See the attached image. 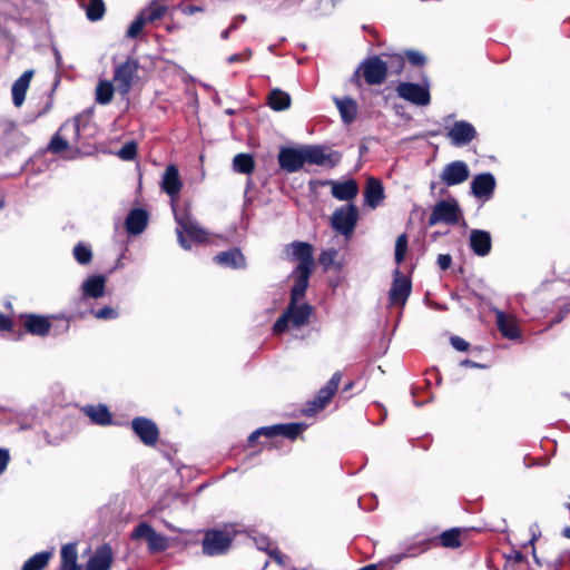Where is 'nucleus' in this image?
Wrapping results in <instances>:
<instances>
[{
  "label": "nucleus",
  "instance_id": "f257e3e1",
  "mask_svg": "<svg viewBox=\"0 0 570 570\" xmlns=\"http://www.w3.org/2000/svg\"><path fill=\"white\" fill-rule=\"evenodd\" d=\"M292 255L298 261L293 272L294 285L291 289V299L287 308L273 326L275 334H282L289 328H301L308 323L313 307L303 301L308 286L313 267V247L304 242L291 244Z\"/></svg>",
  "mask_w": 570,
  "mask_h": 570
},
{
  "label": "nucleus",
  "instance_id": "f03ea898",
  "mask_svg": "<svg viewBox=\"0 0 570 570\" xmlns=\"http://www.w3.org/2000/svg\"><path fill=\"white\" fill-rule=\"evenodd\" d=\"M175 219L177 223V237L179 245L186 249H190L189 243L186 240L184 234L188 235L190 239L196 243H204L207 240V232L203 229L197 222H195L188 214H178L174 209Z\"/></svg>",
  "mask_w": 570,
  "mask_h": 570
},
{
  "label": "nucleus",
  "instance_id": "7ed1b4c3",
  "mask_svg": "<svg viewBox=\"0 0 570 570\" xmlns=\"http://www.w3.org/2000/svg\"><path fill=\"white\" fill-rule=\"evenodd\" d=\"M461 209L458 202L454 198H449L438 202L429 217V225L434 226L440 223L446 225H454L461 218Z\"/></svg>",
  "mask_w": 570,
  "mask_h": 570
},
{
  "label": "nucleus",
  "instance_id": "20e7f679",
  "mask_svg": "<svg viewBox=\"0 0 570 570\" xmlns=\"http://www.w3.org/2000/svg\"><path fill=\"white\" fill-rule=\"evenodd\" d=\"M233 534L228 530H209L203 539V552L217 556L226 552L232 543Z\"/></svg>",
  "mask_w": 570,
  "mask_h": 570
},
{
  "label": "nucleus",
  "instance_id": "39448f33",
  "mask_svg": "<svg viewBox=\"0 0 570 570\" xmlns=\"http://www.w3.org/2000/svg\"><path fill=\"white\" fill-rule=\"evenodd\" d=\"M131 538L135 540L144 539L148 549L153 553L163 552L169 547L167 537L156 532L149 524L141 522L132 531Z\"/></svg>",
  "mask_w": 570,
  "mask_h": 570
},
{
  "label": "nucleus",
  "instance_id": "423d86ee",
  "mask_svg": "<svg viewBox=\"0 0 570 570\" xmlns=\"http://www.w3.org/2000/svg\"><path fill=\"white\" fill-rule=\"evenodd\" d=\"M356 222L357 209L353 205H346L336 209L331 218L332 227L345 237L352 235Z\"/></svg>",
  "mask_w": 570,
  "mask_h": 570
},
{
  "label": "nucleus",
  "instance_id": "0eeeda50",
  "mask_svg": "<svg viewBox=\"0 0 570 570\" xmlns=\"http://www.w3.org/2000/svg\"><path fill=\"white\" fill-rule=\"evenodd\" d=\"M137 71L138 62L135 59H127L115 68L114 81L119 94L127 95L129 92Z\"/></svg>",
  "mask_w": 570,
  "mask_h": 570
},
{
  "label": "nucleus",
  "instance_id": "6e6552de",
  "mask_svg": "<svg viewBox=\"0 0 570 570\" xmlns=\"http://www.w3.org/2000/svg\"><path fill=\"white\" fill-rule=\"evenodd\" d=\"M397 95L417 106H426L430 104L429 88L413 82H401L396 88Z\"/></svg>",
  "mask_w": 570,
  "mask_h": 570
},
{
  "label": "nucleus",
  "instance_id": "1a4fd4ad",
  "mask_svg": "<svg viewBox=\"0 0 570 570\" xmlns=\"http://www.w3.org/2000/svg\"><path fill=\"white\" fill-rule=\"evenodd\" d=\"M360 70L368 85H380L384 82L387 76L386 66L381 57H372L365 60Z\"/></svg>",
  "mask_w": 570,
  "mask_h": 570
},
{
  "label": "nucleus",
  "instance_id": "9d476101",
  "mask_svg": "<svg viewBox=\"0 0 570 570\" xmlns=\"http://www.w3.org/2000/svg\"><path fill=\"white\" fill-rule=\"evenodd\" d=\"M470 175L468 165L462 160H455L448 164L442 173L441 180L446 186H454L464 183Z\"/></svg>",
  "mask_w": 570,
  "mask_h": 570
},
{
  "label": "nucleus",
  "instance_id": "9b49d317",
  "mask_svg": "<svg viewBox=\"0 0 570 570\" xmlns=\"http://www.w3.org/2000/svg\"><path fill=\"white\" fill-rule=\"evenodd\" d=\"M411 293L410 279L399 269L394 273V281L389 293V299L393 305H404Z\"/></svg>",
  "mask_w": 570,
  "mask_h": 570
},
{
  "label": "nucleus",
  "instance_id": "f8f14e48",
  "mask_svg": "<svg viewBox=\"0 0 570 570\" xmlns=\"http://www.w3.org/2000/svg\"><path fill=\"white\" fill-rule=\"evenodd\" d=\"M134 432L146 445H154L158 440L156 424L146 417H137L131 423Z\"/></svg>",
  "mask_w": 570,
  "mask_h": 570
},
{
  "label": "nucleus",
  "instance_id": "ddd939ff",
  "mask_svg": "<svg viewBox=\"0 0 570 570\" xmlns=\"http://www.w3.org/2000/svg\"><path fill=\"white\" fill-rule=\"evenodd\" d=\"M495 185L497 181L492 174H479L471 181V191L476 198L489 199L493 195Z\"/></svg>",
  "mask_w": 570,
  "mask_h": 570
},
{
  "label": "nucleus",
  "instance_id": "4468645a",
  "mask_svg": "<svg viewBox=\"0 0 570 570\" xmlns=\"http://www.w3.org/2000/svg\"><path fill=\"white\" fill-rule=\"evenodd\" d=\"M303 156V148H283L278 155V161L284 170L288 173H295L299 170L305 164V158Z\"/></svg>",
  "mask_w": 570,
  "mask_h": 570
},
{
  "label": "nucleus",
  "instance_id": "2eb2a0df",
  "mask_svg": "<svg viewBox=\"0 0 570 570\" xmlns=\"http://www.w3.org/2000/svg\"><path fill=\"white\" fill-rule=\"evenodd\" d=\"M494 313L501 334L509 340H518L520 337V328L517 317L512 314H505L500 309H495Z\"/></svg>",
  "mask_w": 570,
  "mask_h": 570
},
{
  "label": "nucleus",
  "instance_id": "dca6fc26",
  "mask_svg": "<svg viewBox=\"0 0 570 570\" xmlns=\"http://www.w3.org/2000/svg\"><path fill=\"white\" fill-rule=\"evenodd\" d=\"M452 144L455 146H464L475 137L474 127L466 121H455L448 134Z\"/></svg>",
  "mask_w": 570,
  "mask_h": 570
},
{
  "label": "nucleus",
  "instance_id": "f3484780",
  "mask_svg": "<svg viewBox=\"0 0 570 570\" xmlns=\"http://www.w3.org/2000/svg\"><path fill=\"white\" fill-rule=\"evenodd\" d=\"M114 554L110 546L105 544L98 548L89 558L85 570H110Z\"/></svg>",
  "mask_w": 570,
  "mask_h": 570
},
{
  "label": "nucleus",
  "instance_id": "a211bd4d",
  "mask_svg": "<svg viewBox=\"0 0 570 570\" xmlns=\"http://www.w3.org/2000/svg\"><path fill=\"white\" fill-rule=\"evenodd\" d=\"M342 375L340 372L333 374L327 385L320 390L317 395L312 402L314 410H322L331 401L333 395L336 393Z\"/></svg>",
  "mask_w": 570,
  "mask_h": 570
},
{
  "label": "nucleus",
  "instance_id": "6ab92c4d",
  "mask_svg": "<svg viewBox=\"0 0 570 570\" xmlns=\"http://www.w3.org/2000/svg\"><path fill=\"white\" fill-rule=\"evenodd\" d=\"M304 149L305 163L314 165H334L337 160L336 154H326L325 149L318 146H306Z\"/></svg>",
  "mask_w": 570,
  "mask_h": 570
},
{
  "label": "nucleus",
  "instance_id": "aec40b11",
  "mask_svg": "<svg viewBox=\"0 0 570 570\" xmlns=\"http://www.w3.org/2000/svg\"><path fill=\"white\" fill-rule=\"evenodd\" d=\"M33 77V70H26L12 85V101L16 107H21L26 99L27 90Z\"/></svg>",
  "mask_w": 570,
  "mask_h": 570
},
{
  "label": "nucleus",
  "instance_id": "412c9836",
  "mask_svg": "<svg viewBox=\"0 0 570 570\" xmlns=\"http://www.w3.org/2000/svg\"><path fill=\"white\" fill-rule=\"evenodd\" d=\"M23 326L27 332L33 335L46 336L50 331L51 324L46 316L28 314L23 316Z\"/></svg>",
  "mask_w": 570,
  "mask_h": 570
},
{
  "label": "nucleus",
  "instance_id": "4be33fe9",
  "mask_svg": "<svg viewBox=\"0 0 570 570\" xmlns=\"http://www.w3.org/2000/svg\"><path fill=\"white\" fill-rule=\"evenodd\" d=\"M161 188L171 197H176L181 189V181L179 179V173L175 165H169L161 180Z\"/></svg>",
  "mask_w": 570,
  "mask_h": 570
},
{
  "label": "nucleus",
  "instance_id": "5701e85b",
  "mask_svg": "<svg viewBox=\"0 0 570 570\" xmlns=\"http://www.w3.org/2000/svg\"><path fill=\"white\" fill-rule=\"evenodd\" d=\"M472 250L479 256H485L491 250V236L488 232L474 229L470 235Z\"/></svg>",
  "mask_w": 570,
  "mask_h": 570
},
{
  "label": "nucleus",
  "instance_id": "b1692460",
  "mask_svg": "<svg viewBox=\"0 0 570 570\" xmlns=\"http://www.w3.org/2000/svg\"><path fill=\"white\" fill-rule=\"evenodd\" d=\"M85 297L100 298L105 295L106 277L102 275H94L88 277L82 286Z\"/></svg>",
  "mask_w": 570,
  "mask_h": 570
},
{
  "label": "nucleus",
  "instance_id": "393cba45",
  "mask_svg": "<svg viewBox=\"0 0 570 570\" xmlns=\"http://www.w3.org/2000/svg\"><path fill=\"white\" fill-rule=\"evenodd\" d=\"M214 261L218 265L230 268H244L246 265L244 255L236 248L217 254Z\"/></svg>",
  "mask_w": 570,
  "mask_h": 570
},
{
  "label": "nucleus",
  "instance_id": "a878e982",
  "mask_svg": "<svg viewBox=\"0 0 570 570\" xmlns=\"http://www.w3.org/2000/svg\"><path fill=\"white\" fill-rule=\"evenodd\" d=\"M147 222L148 215L144 209H132L126 219L128 233L134 235L140 234L145 229Z\"/></svg>",
  "mask_w": 570,
  "mask_h": 570
},
{
  "label": "nucleus",
  "instance_id": "bb28decb",
  "mask_svg": "<svg viewBox=\"0 0 570 570\" xmlns=\"http://www.w3.org/2000/svg\"><path fill=\"white\" fill-rule=\"evenodd\" d=\"M358 187L355 180L332 184V195L340 200H350L356 196Z\"/></svg>",
  "mask_w": 570,
  "mask_h": 570
},
{
  "label": "nucleus",
  "instance_id": "cd10ccee",
  "mask_svg": "<svg viewBox=\"0 0 570 570\" xmlns=\"http://www.w3.org/2000/svg\"><path fill=\"white\" fill-rule=\"evenodd\" d=\"M365 200L367 205L375 208L384 197L383 186L375 178H368L365 187Z\"/></svg>",
  "mask_w": 570,
  "mask_h": 570
},
{
  "label": "nucleus",
  "instance_id": "c85d7f7f",
  "mask_svg": "<svg viewBox=\"0 0 570 570\" xmlns=\"http://www.w3.org/2000/svg\"><path fill=\"white\" fill-rule=\"evenodd\" d=\"M335 105L345 124H351L355 119L357 105L352 98H335Z\"/></svg>",
  "mask_w": 570,
  "mask_h": 570
},
{
  "label": "nucleus",
  "instance_id": "c756f323",
  "mask_svg": "<svg viewBox=\"0 0 570 570\" xmlns=\"http://www.w3.org/2000/svg\"><path fill=\"white\" fill-rule=\"evenodd\" d=\"M83 411L97 424L108 425L111 422V415L105 405H89Z\"/></svg>",
  "mask_w": 570,
  "mask_h": 570
},
{
  "label": "nucleus",
  "instance_id": "7c9ffc66",
  "mask_svg": "<svg viewBox=\"0 0 570 570\" xmlns=\"http://www.w3.org/2000/svg\"><path fill=\"white\" fill-rule=\"evenodd\" d=\"M77 548L73 543H68L61 549V569L60 570H78Z\"/></svg>",
  "mask_w": 570,
  "mask_h": 570
},
{
  "label": "nucleus",
  "instance_id": "2f4dec72",
  "mask_svg": "<svg viewBox=\"0 0 570 570\" xmlns=\"http://www.w3.org/2000/svg\"><path fill=\"white\" fill-rule=\"evenodd\" d=\"M318 261H320V264L325 269H328L331 267H335V268L340 269L345 264V262L338 257V252L334 248L323 250L320 255Z\"/></svg>",
  "mask_w": 570,
  "mask_h": 570
},
{
  "label": "nucleus",
  "instance_id": "473e14b6",
  "mask_svg": "<svg viewBox=\"0 0 570 570\" xmlns=\"http://www.w3.org/2000/svg\"><path fill=\"white\" fill-rule=\"evenodd\" d=\"M268 104L271 108L274 110H285L291 105V97L288 94L279 89H274L273 91H271L268 96Z\"/></svg>",
  "mask_w": 570,
  "mask_h": 570
},
{
  "label": "nucleus",
  "instance_id": "72a5a7b5",
  "mask_svg": "<svg viewBox=\"0 0 570 570\" xmlns=\"http://www.w3.org/2000/svg\"><path fill=\"white\" fill-rule=\"evenodd\" d=\"M51 557L52 551L36 553L24 562L22 570H42L48 564Z\"/></svg>",
  "mask_w": 570,
  "mask_h": 570
},
{
  "label": "nucleus",
  "instance_id": "f704fd0d",
  "mask_svg": "<svg viewBox=\"0 0 570 570\" xmlns=\"http://www.w3.org/2000/svg\"><path fill=\"white\" fill-rule=\"evenodd\" d=\"M115 88L111 81L101 80L96 88V100L100 105H107L114 97Z\"/></svg>",
  "mask_w": 570,
  "mask_h": 570
},
{
  "label": "nucleus",
  "instance_id": "c9c22d12",
  "mask_svg": "<svg viewBox=\"0 0 570 570\" xmlns=\"http://www.w3.org/2000/svg\"><path fill=\"white\" fill-rule=\"evenodd\" d=\"M166 11L167 7L161 2V0H154L149 7L142 10L140 13L147 22H153L160 19L166 13Z\"/></svg>",
  "mask_w": 570,
  "mask_h": 570
},
{
  "label": "nucleus",
  "instance_id": "e433bc0d",
  "mask_svg": "<svg viewBox=\"0 0 570 570\" xmlns=\"http://www.w3.org/2000/svg\"><path fill=\"white\" fill-rule=\"evenodd\" d=\"M384 65L386 66V75H399L404 67V58L400 53L383 55Z\"/></svg>",
  "mask_w": 570,
  "mask_h": 570
},
{
  "label": "nucleus",
  "instance_id": "4c0bfd02",
  "mask_svg": "<svg viewBox=\"0 0 570 570\" xmlns=\"http://www.w3.org/2000/svg\"><path fill=\"white\" fill-rule=\"evenodd\" d=\"M263 570H291V568L286 564L284 557L276 550L272 549L269 558L265 561Z\"/></svg>",
  "mask_w": 570,
  "mask_h": 570
},
{
  "label": "nucleus",
  "instance_id": "58836bf2",
  "mask_svg": "<svg viewBox=\"0 0 570 570\" xmlns=\"http://www.w3.org/2000/svg\"><path fill=\"white\" fill-rule=\"evenodd\" d=\"M233 166L236 171L248 174L254 167V160L247 154H238L234 157Z\"/></svg>",
  "mask_w": 570,
  "mask_h": 570
},
{
  "label": "nucleus",
  "instance_id": "ea45409f",
  "mask_svg": "<svg viewBox=\"0 0 570 570\" xmlns=\"http://www.w3.org/2000/svg\"><path fill=\"white\" fill-rule=\"evenodd\" d=\"M87 18L91 21L100 20L105 14V3L102 0H90L86 9Z\"/></svg>",
  "mask_w": 570,
  "mask_h": 570
},
{
  "label": "nucleus",
  "instance_id": "a19ab883",
  "mask_svg": "<svg viewBox=\"0 0 570 570\" xmlns=\"http://www.w3.org/2000/svg\"><path fill=\"white\" fill-rule=\"evenodd\" d=\"M73 257L79 264L86 265L90 263L92 258L91 248L82 243H79L73 247Z\"/></svg>",
  "mask_w": 570,
  "mask_h": 570
},
{
  "label": "nucleus",
  "instance_id": "79ce46f5",
  "mask_svg": "<svg viewBox=\"0 0 570 570\" xmlns=\"http://www.w3.org/2000/svg\"><path fill=\"white\" fill-rule=\"evenodd\" d=\"M441 544L446 548H458L460 547V532L456 529L448 530L443 532L440 537Z\"/></svg>",
  "mask_w": 570,
  "mask_h": 570
},
{
  "label": "nucleus",
  "instance_id": "37998d69",
  "mask_svg": "<svg viewBox=\"0 0 570 570\" xmlns=\"http://www.w3.org/2000/svg\"><path fill=\"white\" fill-rule=\"evenodd\" d=\"M279 431L281 424L261 428L249 435L248 441L249 443H254L261 435H264L266 438H273L275 435H279Z\"/></svg>",
  "mask_w": 570,
  "mask_h": 570
},
{
  "label": "nucleus",
  "instance_id": "c03bdc74",
  "mask_svg": "<svg viewBox=\"0 0 570 570\" xmlns=\"http://www.w3.org/2000/svg\"><path fill=\"white\" fill-rule=\"evenodd\" d=\"M407 250V237L402 234L396 238L395 243V261L401 264Z\"/></svg>",
  "mask_w": 570,
  "mask_h": 570
},
{
  "label": "nucleus",
  "instance_id": "a18cd8bd",
  "mask_svg": "<svg viewBox=\"0 0 570 570\" xmlns=\"http://www.w3.org/2000/svg\"><path fill=\"white\" fill-rule=\"evenodd\" d=\"M137 154V145L134 141L125 144L118 151L119 158L122 160H132Z\"/></svg>",
  "mask_w": 570,
  "mask_h": 570
},
{
  "label": "nucleus",
  "instance_id": "49530a36",
  "mask_svg": "<svg viewBox=\"0 0 570 570\" xmlns=\"http://www.w3.org/2000/svg\"><path fill=\"white\" fill-rule=\"evenodd\" d=\"M303 430V426L297 423L281 424L279 435H284L289 439H295Z\"/></svg>",
  "mask_w": 570,
  "mask_h": 570
},
{
  "label": "nucleus",
  "instance_id": "de8ad7c7",
  "mask_svg": "<svg viewBox=\"0 0 570 570\" xmlns=\"http://www.w3.org/2000/svg\"><path fill=\"white\" fill-rule=\"evenodd\" d=\"M147 23L146 19L140 13L129 26L127 30V36L129 38H136L140 31L142 30L144 26Z\"/></svg>",
  "mask_w": 570,
  "mask_h": 570
},
{
  "label": "nucleus",
  "instance_id": "09e8293b",
  "mask_svg": "<svg viewBox=\"0 0 570 570\" xmlns=\"http://www.w3.org/2000/svg\"><path fill=\"white\" fill-rule=\"evenodd\" d=\"M94 315L99 320H115L118 317V312L112 307L106 306L96 311Z\"/></svg>",
  "mask_w": 570,
  "mask_h": 570
},
{
  "label": "nucleus",
  "instance_id": "8fccbe9b",
  "mask_svg": "<svg viewBox=\"0 0 570 570\" xmlns=\"http://www.w3.org/2000/svg\"><path fill=\"white\" fill-rule=\"evenodd\" d=\"M68 146V142L66 139H63L60 135L55 136L50 141V149L53 153H59L63 149H66Z\"/></svg>",
  "mask_w": 570,
  "mask_h": 570
},
{
  "label": "nucleus",
  "instance_id": "3c124183",
  "mask_svg": "<svg viewBox=\"0 0 570 570\" xmlns=\"http://www.w3.org/2000/svg\"><path fill=\"white\" fill-rule=\"evenodd\" d=\"M406 57L409 61L414 66H421L425 61L424 56L419 51H406Z\"/></svg>",
  "mask_w": 570,
  "mask_h": 570
},
{
  "label": "nucleus",
  "instance_id": "603ef678",
  "mask_svg": "<svg viewBox=\"0 0 570 570\" xmlns=\"http://www.w3.org/2000/svg\"><path fill=\"white\" fill-rule=\"evenodd\" d=\"M252 57V51L249 49H246L244 52L242 53H236V55H232L227 58V62L228 63H234V62H240V61H246L248 60L249 58Z\"/></svg>",
  "mask_w": 570,
  "mask_h": 570
},
{
  "label": "nucleus",
  "instance_id": "864d4df0",
  "mask_svg": "<svg viewBox=\"0 0 570 570\" xmlns=\"http://www.w3.org/2000/svg\"><path fill=\"white\" fill-rule=\"evenodd\" d=\"M451 344L458 351H466L469 347V343L459 336L451 337Z\"/></svg>",
  "mask_w": 570,
  "mask_h": 570
},
{
  "label": "nucleus",
  "instance_id": "5fc2aeb1",
  "mask_svg": "<svg viewBox=\"0 0 570 570\" xmlns=\"http://www.w3.org/2000/svg\"><path fill=\"white\" fill-rule=\"evenodd\" d=\"M452 263V258L450 255L448 254H440L438 256V265L440 266L441 269L445 271L450 267Z\"/></svg>",
  "mask_w": 570,
  "mask_h": 570
},
{
  "label": "nucleus",
  "instance_id": "6e6d98bb",
  "mask_svg": "<svg viewBox=\"0 0 570 570\" xmlns=\"http://www.w3.org/2000/svg\"><path fill=\"white\" fill-rule=\"evenodd\" d=\"M10 456L8 450L0 449V474L7 469Z\"/></svg>",
  "mask_w": 570,
  "mask_h": 570
},
{
  "label": "nucleus",
  "instance_id": "4d7b16f0",
  "mask_svg": "<svg viewBox=\"0 0 570 570\" xmlns=\"http://www.w3.org/2000/svg\"><path fill=\"white\" fill-rule=\"evenodd\" d=\"M255 544L259 550L267 551L268 553L272 551L269 550L271 543L265 537L255 539Z\"/></svg>",
  "mask_w": 570,
  "mask_h": 570
},
{
  "label": "nucleus",
  "instance_id": "13d9d810",
  "mask_svg": "<svg viewBox=\"0 0 570 570\" xmlns=\"http://www.w3.org/2000/svg\"><path fill=\"white\" fill-rule=\"evenodd\" d=\"M68 129H71L72 131H75L76 134L79 132V126L77 122L72 121V122H66L61 128H60V132H63Z\"/></svg>",
  "mask_w": 570,
  "mask_h": 570
},
{
  "label": "nucleus",
  "instance_id": "bf43d9fd",
  "mask_svg": "<svg viewBox=\"0 0 570 570\" xmlns=\"http://www.w3.org/2000/svg\"><path fill=\"white\" fill-rule=\"evenodd\" d=\"M246 16L245 14H237L234 19H233V22L232 24L229 26L230 29H236L238 27L239 23H243L246 21Z\"/></svg>",
  "mask_w": 570,
  "mask_h": 570
},
{
  "label": "nucleus",
  "instance_id": "052dcab7",
  "mask_svg": "<svg viewBox=\"0 0 570 570\" xmlns=\"http://www.w3.org/2000/svg\"><path fill=\"white\" fill-rule=\"evenodd\" d=\"M10 325H11L10 320L0 313V328L9 330Z\"/></svg>",
  "mask_w": 570,
  "mask_h": 570
},
{
  "label": "nucleus",
  "instance_id": "680f3d73",
  "mask_svg": "<svg viewBox=\"0 0 570 570\" xmlns=\"http://www.w3.org/2000/svg\"><path fill=\"white\" fill-rule=\"evenodd\" d=\"M461 366H465V367H481L480 364L473 362V361H470V360H464L460 363Z\"/></svg>",
  "mask_w": 570,
  "mask_h": 570
},
{
  "label": "nucleus",
  "instance_id": "e2e57ef3",
  "mask_svg": "<svg viewBox=\"0 0 570 570\" xmlns=\"http://www.w3.org/2000/svg\"><path fill=\"white\" fill-rule=\"evenodd\" d=\"M534 528L537 529L538 527L534 525V527L531 528V532H532V538L530 540V544L531 546H533L534 541L537 540V534H535Z\"/></svg>",
  "mask_w": 570,
  "mask_h": 570
},
{
  "label": "nucleus",
  "instance_id": "0e129e2a",
  "mask_svg": "<svg viewBox=\"0 0 570 570\" xmlns=\"http://www.w3.org/2000/svg\"><path fill=\"white\" fill-rule=\"evenodd\" d=\"M232 30H233V29H230V27H229L228 29H226L225 31H223V32H222V38H223L224 40L228 39L229 33H230V31H232Z\"/></svg>",
  "mask_w": 570,
  "mask_h": 570
},
{
  "label": "nucleus",
  "instance_id": "69168bd1",
  "mask_svg": "<svg viewBox=\"0 0 570 570\" xmlns=\"http://www.w3.org/2000/svg\"><path fill=\"white\" fill-rule=\"evenodd\" d=\"M196 11H199V8H197V7H188V8L185 10V12H187V13H194V12H196Z\"/></svg>",
  "mask_w": 570,
  "mask_h": 570
},
{
  "label": "nucleus",
  "instance_id": "338daca9",
  "mask_svg": "<svg viewBox=\"0 0 570 570\" xmlns=\"http://www.w3.org/2000/svg\"><path fill=\"white\" fill-rule=\"evenodd\" d=\"M563 534H564V537H567V538H569V539H570V527H568V528H566V529L563 530Z\"/></svg>",
  "mask_w": 570,
  "mask_h": 570
},
{
  "label": "nucleus",
  "instance_id": "774afa93",
  "mask_svg": "<svg viewBox=\"0 0 570 570\" xmlns=\"http://www.w3.org/2000/svg\"><path fill=\"white\" fill-rule=\"evenodd\" d=\"M522 558H523V557H522V554H521L520 552H518V553H517V556H515V559H517L518 561H521V560H522Z\"/></svg>",
  "mask_w": 570,
  "mask_h": 570
}]
</instances>
